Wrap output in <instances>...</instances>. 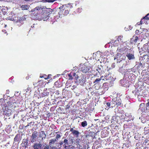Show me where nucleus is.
Listing matches in <instances>:
<instances>
[{
  "label": "nucleus",
  "mask_w": 149,
  "mask_h": 149,
  "mask_svg": "<svg viewBox=\"0 0 149 149\" xmlns=\"http://www.w3.org/2000/svg\"><path fill=\"white\" fill-rule=\"evenodd\" d=\"M52 11L51 8H42L39 19L44 21L48 19L49 15L52 13Z\"/></svg>",
  "instance_id": "obj_1"
},
{
  "label": "nucleus",
  "mask_w": 149,
  "mask_h": 149,
  "mask_svg": "<svg viewBox=\"0 0 149 149\" xmlns=\"http://www.w3.org/2000/svg\"><path fill=\"white\" fill-rule=\"evenodd\" d=\"M42 8V7L38 6L32 9L30 12L31 16L34 19H39Z\"/></svg>",
  "instance_id": "obj_2"
},
{
  "label": "nucleus",
  "mask_w": 149,
  "mask_h": 149,
  "mask_svg": "<svg viewBox=\"0 0 149 149\" xmlns=\"http://www.w3.org/2000/svg\"><path fill=\"white\" fill-rule=\"evenodd\" d=\"M16 104V102H13L9 101L8 102V106L6 107V111H7L6 113L9 116L11 115L12 110H14L13 109L16 107V106L15 104Z\"/></svg>",
  "instance_id": "obj_3"
},
{
  "label": "nucleus",
  "mask_w": 149,
  "mask_h": 149,
  "mask_svg": "<svg viewBox=\"0 0 149 149\" xmlns=\"http://www.w3.org/2000/svg\"><path fill=\"white\" fill-rule=\"evenodd\" d=\"M73 139H71L69 141L67 139H65L63 141L64 144L63 146L65 149H70L73 143Z\"/></svg>",
  "instance_id": "obj_4"
},
{
  "label": "nucleus",
  "mask_w": 149,
  "mask_h": 149,
  "mask_svg": "<svg viewBox=\"0 0 149 149\" xmlns=\"http://www.w3.org/2000/svg\"><path fill=\"white\" fill-rule=\"evenodd\" d=\"M121 103V100L119 97H116L113 98L111 102L112 108L115 107L116 106L120 105Z\"/></svg>",
  "instance_id": "obj_5"
},
{
  "label": "nucleus",
  "mask_w": 149,
  "mask_h": 149,
  "mask_svg": "<svg viewBox=\"0 0 149 149\" xmlns=\"http://www.w3.org/2000/svg\"><path fill=\"white\" fill-rule=\"evenodd\" d=\"M91 68L90 66L84 65L81 68V70L83 72L86 73L89 71Z\"/></svg>",
  "instance_id": "obj_6"
},
{
  "label": "nucleus",
  "mask_w": 149,
  "mask_h": 149,
  "mask_svg": "<svg viewBox=\"0 0 149 149\" xmlns=\"http://www.w3.org/2000/svg\"><path fill=\"white\" fill-rule=\"evenodd\" d=\"M38 135L37 132L34 131L33 133L32 136H31V142H33L36 141V137Z\"/></svg>",
  "instance_id": "obj_7"
},
{
  "label": "nucleus",
  "mask_w": 149,
  "mask_h": 149,
  "mask_svg": "<svg viewBox=\"0 0 149 149\" xmlns=\"http://www.w3.org/2000/svg\"><path fill=\"white\" fill-rule=\"evenodd\" d=\"M8 9V8L7 7L5 6H2V7L0 6V13H1V11L2 12L3 14L5 15L7 13L6 10Z\"/></svg>",
  "instance_id": "obj_8"
},
{
  "label": "nucleus",
  "mask_w": 149,
  "mask_h": 149,
  "mask_svg": "<svg viewBox=\"0 0 149 149\" xmlns=\"http://www.w3.org/2000/svg\"><path fill=\"white\" fill-rule=\"evenodd\" d=\"M42 145L40 143H35L33 146V149H42Z\"/></svg>",
  "instance_id": "obj_9"
},
{
  "label": "nucleus",
  "mask_w": 149,
  "mask_h": 149,
  "mask_svg": "<svg viewBox=\"0 0 149 149\" xmlns=\"http://www.w3.org/2000/svg\"><path fill=\"white\" fill-rule=\"evenodd\" d=\"M105 72L106 73H105L104 75V78L106 80H108L109 79V78H110V77H109V76L110 74H111V73L109 72V69L107 71H105Z\"/></svg>",
  "instance_id": "obj_10"
},
{
  "label": "nucleus",
  "mask_w": 149,
  "mask_h": 149,
  "mask_svg": "<svg viewBox=\"0 0 149 149\" xmlns=\"http://www.w3.org/2000/svg\"><path fill=\"white\" fill-rule=\"evenodd\" d=\"M70 131L72 132V134L77 137H78L80 134L78 131L74 130L73 128H70Z\"/></svg>",
  "instance_id": "obj_11"
},
{
  "label": "nucleus",
  "mask_w": 149,
  "mask_h": 149,
  "mask_svg": "<svg viewBox=\"0 0 149 149\" xmlns=\"http://www.w3.org/2000/svg\"><path fill=\"white\" fill-rule=\"evenodd\" d=\"M39 137L41 138L42 139L43 138L45 139L46 137V134L44 131H41L39 133Z\"/></svg>",
  "instance_id": "obj_12"
},
{
  "label": "nucleus",
  "mask_w": 149,
  "mask_h": 149,
  "mask_svg": "<svg viewBox=\"0 0 149 149\" xmlns=\"http://www.w3.org/2000/svg\"><path fill=\"white\" fill-rule=\"evenodd\" d=\"M126 56L130 60L134 59L135 58L134 54L130 53H127Z\"/></svg>",
  "instance_id": "obj_13"
},
{
  "label": "nucleus",
  "mask_w": 149,
  "mask_h": 149,
  "mask_svg": "<svg viewBox=\"0 0 149 149\" xmlns=\"http://www.w3.org/2000/svg\"><path fill=\"white\" fill-rule=\"evenodd\" d=\"M138 39V38L137 36H135V37H133L131 39L130 42L132 44H134L137 42V41Z\"/></svg>",
  "instance_id": "obj_14"
},
{
  "label": "nucleus",
  "mask_w": 149,
  "mask_h": 149,
  "mask_svg": "<svg viewBox=\"0 0 149 149\" xmlns=\"http://www.w3.org/2000/svg\"><path fill=\"white\" fill-rule=\"evenodd\" d=\"M30 7L29 5H22L21 6V8L22 10H27L29 9Z\"/></svg>",
  "instance_id": "obj_15"
},
{
  "label": "nucleus",
  "mask_w": 149,
  "mask_h": 149,
  "mask_svg": "<svg viewBox=\"0 0 149 149\" xmlns=\"http://www.w3.org/2000/svg\"><path fill=\"white\" fill-rule=\"evenodd\" d=\"M132 93H134V94L135 96H138L139 95H140L139 91L137 89H136L135 90L133 91H132Z\"/></svg>",
  "instance_id": "obj_16"
},
{
  "label": "nucleus",
  "mask_w": 149,
  "mask_h": 149,
  "mask_svg": "<svg viewBox=\"0 0 149 149\" xmlns=\"http://www.w3.org/2000/svg\"><path fill=\"white\" fill-rule=\"evenodd\" d=\"M61 82L59 81H57L55 82L54 86L57 88L60 87L61 86Z\"/></svg>",
  "instance_id": "obj_17"
},
{
  "label": "nucleus",
  "mask_w": 149,
  "mask_h": 149,
  "mask_svg": "<svg viewBox=\"0 0 149 149\" xmlns=\"http://www.w3.org/2000/svg\"><path fill=\"white\" fill-rule=\"evenodd\" d=\"M56 141V139H53L50 140L49 143V146L51 147L53 146L55 142Z\"/></svg>",
  "instance_id": "obj_18"
},
{
  "label": "nucleus",
  "mask_w": 149,
  "mask_h": 149,
  "mask_svg": "<svg viewBox=\"0 0 149 149\" xmlns=\"http://www.w3.org/2000/svg\"><path fill=\"white\" fill-rule=\"evenodd\" d=\"M28 143L27 140L26 141H23L21 144L22 146L25 149L28 146Z\"/></svg>",
  "instance_id": "obj_19"
},
{
  "label": "nucleus",
  "mask_w": 149,
  "mask_h": 149,
  "mask_svg": "<svg viewBox=\"0 0 149 149\" xmlns=\"http://www.w3.org/2000/svg\"><path fill=\"white\" fill-rule=\"evenodd\" d=\"M142 19H143V21H144V22L145 21V23L146 22V20H149V14H148L145 16Z\"/></svg>",
  "instance_id": "obj_20"
},
{
  "label": "nucleus",
  "mask_w": 149,
  "mask_h": 149,
  "mask_svg": "<svg viewBox=\"0 0 149 149\" xmlns=\"http://www.w3.org/2000/svg\"><path fill=\"white\" fill-rule=\"evenodd\" d=\"M47 90V89L46 88V89H45L44 91V92L42 93L41 96L42 97H44L45 96H47L49 95V93L46 92Z\"/></svg>",
  "instance_id": "obj_21"
},
{
  "label": "nucleus",
  "mask_w": 149,
  "mask_h": 149,
  "mask_svg": "<svg viewBox=\"0 0 149 149\" xmlns=\"http://www.w3.org/2000/svg\"><path fill=\"white\" fill-rule=\"evenodd\" d=\"M40 77L42 78H44L45 79H47L50 78V77H49V76H47L46 74H42L40 75Z\"/></svg>",
  "instance_id": "obj_22"
},
{
  "label": "nucleus",
  "mask_w": 149,
  "mask_h": 149,
  "mask_svg": "<svg viewBox=\"0 0 149 149\" xmlns=\"http://www.w3.org/2000/svg\"><path fill=\"white\" fill-rule=\"evenodd\" d=\"M87 125V123L86 121H84L81 123V125L83 127H84Z\"/></svg>",
  "instance_id": "obj_23"
},
{
  "label": "nucleus",
  "mask_w": 149,
  "mask_h": 149,
  "mask_svg": "<svg viewBox=\"0 0 149 149\" xmlns=\"http://www.w3.org/2000/svg\"><path fill=\"white\" fill-rule=\"evenodd\" d=\"M127 49V48L125 46L119 49L120 51L123 52L124 51L126 50Z\"/></svg>",
  "instance_id": "obj_24"
},
{
  "label": "nucleus",
  "mask_w": 149,
  "mask_h": 149,
  "mask_svg": "<svg viewBox=\"0 0 149 149\" xmlns=\"http://www.w3.org/2000/svg\"><path fill=\"white\" fill-rule=\"evenodd\" d=\"M19 141L18 135L17 134L14 138V141L15 142H17Z\"/></svg>",
  "instance_id": "obj_25"
},
{
  "label": "nucleus",
  "mask_w": 149,
  "mask_h": 149,
  "mask_svg": "<svg viewBox=\"0 0 149 149\" xmlns=\"http://www.w3.org/2000/svg\"><path fill=\"white\" fill-rule=\"evenodd\" d=\"M123 37L122 36H118L117 38L118 41H120L122 42H123L122 39H123Z\"/></svg>",
  "instance_id": "obj_26"
},
{
  "label": "nucleus",
  "mask_w": 149,
  "mask_h": 149,
  "mask_svg": "<svg viewBox=\"0 0 149 149\" xmlns=\"http://www.w3.org/2000/svg\"><path fill=\"white\" fill-rule=\"evenodd\" d=\"M144 23H145V21L144 22V21H143V19H141V21L140 22H138L137 24V25H139Z\"/></svg>",
  "instance_id": "obj_27"
},
{
  "label": "nucleus",
  "mask_w": 149,
  "mask_h": 149,
  "mask_svg": "<svg viewBox=\"0 0 149 149\" xmlns=\"http://www.w3.org/2000/svg\"><path fill=\"white\" fill-rule=\"evenodd\" d=\"M97 70L99 72L100 74L102 73V69L100 68L99 67H98L97 69Z\"/></svg>",
  "instance_id": "obj_28"
},
{
  "label": "nucleus",
  "mask_w": 149,
  "mask_h": 149,
  "mask_svg": "<svg viewBox=\"0 0 149 149\" xmlns=\"http://www.w3.org/2000/svg\"><path fill=\"white\" fill-rule=\"evenodd\" d=\"M72 73H70V74H68V77H69V80H72V79L74 78L72 77V74H71Z\"/></svg>",
  "instance_id": "obj_29"
},
{
  "label": "nucleus",
  "mask_w": 149,
  "mask_h": 149,
  "mask_svg": "<svg viewBox=\"0 0 149 149\" xmlns=\"http://www.w3.org/2000/svg\"><path fill=\"white\" fill-rule=\"evenodd\" d=\"M101 80V79H100L99 78H97L94 81V83H95V84H97L98 83V82L100 81Z\"/></svg>",
  "instance_id": "obj_30"
},
{
  "label": "nucleus",
  "mask_w": 149,
  "mask_h": 149,
  "mask_svg": "<svg viewBox=\"0 0 149 149\" xmlns=\"http://www.w3.org/2000/svg\"><path fill=\"white\" fill-rule=\"evenodd\" d=\"M32 123H33V124L32 125V126L34 125L35 123L34 121L31 122L30 123H29L26 126H25V127H28L30 124H31Z\"/></svg>",
  "instance_id": "obj_31"
},
{
  "label": "nucleus",
  "mask_w": 149,
  "mask_h": 149,
  "mask_svg": "<svg viewBox=\"0 0 149 149\" xmlns=\"http://www.w3.org/2000/svg\"><path fill=\"white\" fill-rule=\"evenodd\" d=\"M69 11L68 10H65L64 13V15H67V14H69Z\"/></svg>",
  "instance_id": "obj_32"
},
{
  "label": "nucleus",
  "mask_w": 149,
  "mask_h": 149,
  "mask_svg": "<svg viewBox=\"0 0 149 149\" xmlns=\"http://www.w3.org/2000/svg\"><path fill=\"white\" fill-rule=\"evenodd\" d=\"M61 137V136L59 134H57L56 137V140H58L59 138H60Z\"/></svg>",
  "instance_id": "obj_33"
},
{
  "label": "nucleus",
  "mask_w": 149,
  "mask_h": 149,
  "mask_svg": "<svg viewBox=\"0 0 149 149\" xmlns=\"http://www.w3.org/2000/svg\"><path fill=\"white\" fill-rule=\"evenodd\" d=\"M143 67V65L142 63H141V62H140L139 64V65L138 66V67L139 68H140L141 67Z\"/></svg>",
  "instance_id": "obj_34"
},
{
  "label": "nucleus",
  "mask_w": 149,
  "mask_h": 149,
  "mask_svg": "<svg viewBox=\"0 0 149 149\" xmlns=\"http://www.w3.org/2000/svg\"><path fill=\"white\" fill-rule=\"evenodd\" d=\"M61 93L58 91H56L55 94L57 95H58L60 94Z\"/></svg>",
  "instance_id": "obj_35"
},
{
  "label": "nucleus",
  "mask_w": 149,
  "mask_h": 149,
  "mask_svg": "<svg viewBox=\"0 0 149 149\" xmlns=\"http://www.w3.org/2000/svg\"><path fill=\"white\" fill-rule=\"evenodd\" d=\"M56 1V0H48V2L52 3Z\"/></svg>",
  "instance_id": "obj_36"
},
{
  "label": "nucleus",
  "mask_w": 149,
  "mask_h": 149,
  "mask_svg": "<svg viewBox=\"0 0 149 149\" xmlns=\"http://www.w3.org/2000/svg\"><path fill=\"white\" fill-rule=\"evenodd\" d=\"M106 104L108 107H109L111 105V103H110L109 102H107Z\"/></svg>",
  "instance_id": "obj_37"
},
{
  "label": "nucleus",
  "mask_w": 149,
  "mask_h": 149,
  "mask_svg": "<svg viewBox=\"0 0 149 149\" xmlns=\"http://www.w3.org/2000/svg\"><path fill=\"white\" fill-rule=\"evenodd\" d=\"M78 77H79L76 74V75L75 77H74V79L76 80H77V79H78Z\"/></svg>",
  "instance_id": "obj_38"
},
{
  "label": "nucleus",
  "mask_w": 149,
  "mask_h": 149,
  "mask_svg": "<svg viewBox=\"0 0 149 149\" xmlns=\"http://www.w3.org/2000/svg\"><path fill=\"white\" fill-rule=\"evenodd\" d=\"M44 149H49V146L47 145L45 146Z\"/></svg>",
  "instance_id": "obj_39"
},
{
  "label": "nucleus",
  "mask_w": 149,
  "mask_h": 149,
  "mask_svg": "<svg viewBox=\"0 0 149 149\" xmlns=\"http://www.w3.org/2000/svg\"><path fill=\"white\" fill-rule=\"evenodd\" d=\"M2 32L3 33H7V32L6 30H2Z\"/></svg>",
  "instance_id": "obj_40"
},
{
  "label": "nucleus",
  "mask_w": 149,
  "mask_h": 149,
  "mask_svg": "<svg viewBox=\"0 0 149 149\" xmlns=\"http://www.w3.org/2000/svg\"><path fill=\"white\" fill-rule=\"evenodd\" d=\"M59 144L61 145H63V144H64V143H63V141H61L60 142V143H59Z\"/></svg>",
  "instance_id": "obj_41"
},
{
  "label": "nucleus",
  "mask_w": 149,
  "mask_h": 149,
  "mask_svg": "<svg viewBox=\"0 0 149 149\" xmlns=\"http://www.w3.org/2000/svg\"><path fill=\"white\" fill-rule=\"evenodd\" d=\"M40 81H38V82L36 83V82H33V85L34 86H35L38 83V82H40Z\"/></svg>",
  "instance_id": "obj_42"
},
{
  "label": "nucleus",
  "mask_w": 149,
  "mask_h": 149,
  "mask_svg": "<svg viewBox=\"0 0 149 149\" xmlns=\"http://www.w3.org/2000/svg\"><path fill=\"white\" fill-rule=\"evenodd\" d=\"M72 73V76L74 77H75L76 75V73Z\"/></svg>",
  "instance_id": "obj_43"
},
{
  "label": "nucleus",
  "mask_w": 149,
  "mask_h": 149,
  "mask_svg": "<svg viewBox=\"0 0 149 149\" xmlns=\"http://www.w3.org/2000/svg\"><path fill=\"white\" fill-rule=\"evenodd\" d=\"M115 63H113L111 65V66L113 68L115 66Z\"/></svg>",
  "instance_id": "obj_44"
},
{
  "label": "nucleus",
  "mask_w": 149,
  "mask_h": 149,
  "mask_svg": "<svg viewBox=\"0 0 149 149\" xmlns=\"http://www.w3.org/2000/svg\"><path fill=\"white\" fill-rule=\"evenodd\" d=\"M103 77H104L102 76H101L100 78V79H101V80L102 79V80H104V78H103Z\"/></svg>",
  "instance_id": "obj_45"
},
{
  "label": "nucleus",
  "mask_w": 149,
  "mask_h": 149,
  "mask_svg": "<svg viewBox=\"0 0 149 149\" xmlns=\"http://www.w3.org/2000/svg\"><path fill=\"white\" fill-rule=\"evenodd\" d=\"M41 1L44 2H48V0H41Z\"/></svg>",
  "instance_id": "obj_46"
},
{
  "label": "nucleus",
  "mask_w": 149,
  "mask_h": 149,
  "mask_svg": "<svg viewBox=\"0 0 149 149\" xmlns=\"http://www.w3.org/2000/svg\"><path fill=\"white\" fill-rule=\"evenodd\" d=\"M143 105L144 106V104H142V103L140 105V108Z\"/></svg>",
  "instance_id": "obj_47"
},
{
  "label": "nucleus",
  "mask_w": 149,
  "mask_h": 149,
  "mask_svg": "<svg viewBox=\"0 0 149 149\" xmlns=\"http://www.w3.org/2000/svg\"><path fill=\"white\" fill-rule=\"evenodd\" d=\"M139 32V31L138 30H136L135 31L136 34H138V33Z\"/></svg>",
  "instance_id": "obj_48"
},
{
  "label": "nucleus",
  "mask_w": 149,
  "mask_h": 149,
  "mask_svg": "<svg viewBox=\"0 0 149 149\" xmlns=\"http://www.w3.org/2000/svg\"><path fill=\"white\" fill-rule=\"evenodd\" d=\"M147 106L148 107L149 106V100L148 102L147 103Z\"/></svg>",
  "instance_id": "obj_49"
},
{
  "label": "nucleus",
  "mask_w": 149,
  "mask_h": 149,
  "mask_svg": "<svg viewBox=\"0 0 149 149\" xmlns=\"http://www.w3.org/2000/svg\"><path fill=\"white\" fill-rule=\"evenodd\" d=\"M148 140L147 139H146L145 140V142L146 143H147L148 142Z\"/></svg>",
  "instance_id": "obj_50"
},
{
  "label": "nucleus",
  "mask_w": 149,
  "mask_h": 149,
  "mask_svg": "<svg viewBox=\"0 0 149 149\" xmlns=\"http://www.w3.org/2000/svg\"><path fill=\"white\" fill-rule=\"evenodd\" d=\"M61 107H59V108H58V110L59 111V110H61Z\"/></svg>",
  "instance_id": "obj_51"
},
{
  "label": "nucleus",
  "mask_w": 149,
  "mask_h": 149,
  "mask_svg": "<svg viewBox=\"0 0 149 149\" xmlns=\"http://www.w3.org/2000/svg\"><path fill=\"white\" fill-rule=\"evenodd\" d=\"M47 116L49 117L50 116L49 114L48 113L47 114Z\"/></svg>",
  "instance_id": "obj_52"
},
{
  "label": "nucleus",
  "mask_w": 149,
  "mask_h": 149,
  "mask_svg": "<svg viewBox=\"0 0 149 149\" xmlns=\"http://www.w3.org/2000/svg\"><path fill=\"white\" fill-rule=\"evenodd\" d=\"M51 75H52L51 74H48L47 76H49V77H50V76H51Z\"/></svg>",
  "instance_id": "obj_53"
},
{
  "label": "nucleus",
  "mask_w": 149,
  "mask_h": 149,
  "mask_svg": "<svg viewBox=\"0 0 149 149\" xmlns=\"http://www.w3.org/2000/svg\"><path fill=\"white\" fill-rule=\"evenodd\" d=\"M30 88H28L27 89L28 90V91H29L30 90Z\"/></svg>",
  "instance_id": "obj_54"
},
{
  "label": "nucleus",
  "mask_w": 149,
  "mask_h": 149,
  "mask_svg": "<svg viewBox=\"0 0 149 149\" xmlns=\"http://www.w3.org/2000/svg\"><path fill=\"white\" fill-rule=\"evenodd\" d=\"M7 26V25L6 24L5 25L4 27L6 28Z\"/></svg>",
  "instance_id": "obj_55"
},
{
  "label": "nucleus",
  "mask_w": 149,
  "mask_h": 149,
  "mask_svg": "<svg viewBox=\"0 0 149 149\" xmlns=\"http://www.w3.org/2000/svg\"><path fill=\"white\" fill-rule=\"evenodd\" d=\"M64 90H65V89H63V93H63L64 92H63V91H64Z\"/></svg>",
  "instance_id": "obj_56"
},
{
  "label": "nucleus",
  "mask_w": 149,
  "mask_h": 149,
  "mask_svg": "<svg viewBox=\"0 0 149 149\" xmlns=\"http://www.w3.org/2000/svg\"><path fill=\"white\" fill-rule=\"evenodd\" d=\"M69 107H67V108L66 109H68V108Z\"/></svg>",
  "instance_id": "obj_57"
}]
</instances>
